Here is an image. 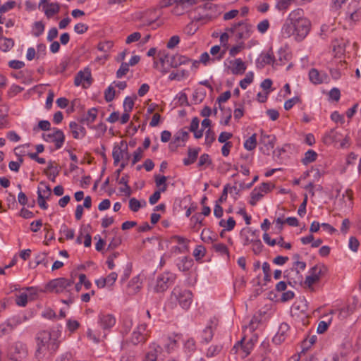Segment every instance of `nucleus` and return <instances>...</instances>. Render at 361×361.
Wrapping results in <instances>:
<instances>
[{
	"label": "nucleus",
	"mask_w": 361,
	"mask_h": 361,
	"mask_svg": "<svg viewBox=\"0 0 361 361\" xmlns=\"http://www.w3.org/2000/svg\"><path fill=\"white\" fill-rule=\"evenodd\" d=\"M231 97V93L229 90L222 93L216 99V102L219 104V109L223 111L224 109L221 104L227 102Z\"/></svg>",
	"instance_id": "49"
},
{
	"label": "nucleus",
	"mask_w": 361,
	"mask_h": 361,
	"mask_svg": "<svg viewBox=\"0 0 361 361\" xmlns=\"http://www.w3.org/2000/svg\"><path fill=\"white\" fill-rule=\"evenodd\" d=\"M92 80L91 70L89 67H86L76 74L74 79V85L75 86H79L82 83V82H86L88 85H90Z\"/></svg>",
	"instance_id": "16"
},
{
	"label": "nucleus",
	"mask_w": 361,
	"mask_h": 361,
	"mask_svg": "<svg viewBox=\"0 0 361 361\" xmlns=\"http://www.w3.org/2000/svg\"><path fill=\"white\" fill-rule=\"evenodd\" d=\"M140 207H141V204H140V201H138L135 197L130 199L129 208L130 209V210H132L134 212H136L140 209Z\"/></svg>",
	"instance_id": "58"
},
{
	"label": "nucleus",
	"mask_w": 361,
	"mask_h": 361,
	"mask_svg": "<svg viewBox=\"0 0 361 361\" xmlns=\"http://www.w3.org/2000/svg\"><path fill=\"white\" fill-rule=\"evenodd\" d=\"M98 323L104 330L111 329L116 324V318L111 314L100 313L98 316Z\"/></svg>",
	"instance_id": "17"
},
{
	"label": "nucleus",
	"mask_w": 361,
	"mask_h": 361,
	"mask_svg": "<svg viewBox=\"0 0 361 361\" xmlns=\"http://www.w3.org/2000/svg\"><path fill=\"white\" fill-rule=\"evenodd\" d=\"M122 240L120 236H115L112 238L108 245V250H114L121 244Z\"/></svg>",
	"instance_id": "60"
},
{
	"label": "nucleus",
	"mask_w": 361,
	"mask_h": 361,
	"mask_svg": "<svg viewBox=\"0 0 361 361\" xmlns=\"http://www.w3.org/2000/svg\"><path fill=\"white\" fill-rule=\"evenodd\" d=\"M136 99V96L134 98L131 97H126L123 102L124 111L130 112L134 106V99Z\"/></svg>",
	"instance_id": "43"
},
{
	"label": "nucleus",
	"mask_w": 361,
	"mask_h": 361,
	"mask_svg": "<svg viewBox=\"0 0 361 361\" xmlns=\"http://www.w3.org/2000/svg\"><path fill=\"white\" fill-rule=\"evenodd\" d=\"M14 46V41L11 38L4 37L0 39V49L4 52L8 51Z\"/></svg>",
	"instance_id": "30"
},
{
	"label": "nucleus",
	"mask_w": 361,
	"mask_h": 361,
	"mask_svg": "<svg viewBox=\"0 0 361 361\" xmlns=\"http://www.w3.org/2000/svg\"><path fill=\"white\" fill-rule=\"evenodd\" d=\"M69 128L71 130L73 136L75 139L83 138L86 135L85 128L75 121H71L69 123Z\"/></svg>",
	"instance_id": "20"
},
{
	"label": "nucleus",
	"mask_w": 361,
	"mask_h": 361,
	"mask_svg": "<svg viewBox=\"0 0 361 361\" xmlns=\"http://www.w3.org/2000/svg\"><path fill=\"white\" fill-rule=\"evenodd\" d=\"M115 90L112 86H109L104 92L105 100L107 102H111L115 97Z\"/></svg>",
	"instance_id": "54"
},
{
	"label": "nucleus",
	"mask_w": 361,
	"mask_h": 361,
	"mask_svg": "<svg viewBox=\"0 0 361 361\" xmlns=\"http://www.w3.org/2000/svg\"><path fill=\"white\" fill-rule=\"evenodd\" d=\"M328 272V268L324 264H318L312 267L310 270V275L306 276L305 283L311 288L312 286L318 282Z\"/></svg>",
	"instance_id": "7"
},
{
	"label": "nucleus",
	"mask_w": 361,
	"mask_h": 361,
	"mask_svg": "<svg viewBox=\"0 0 361 361\" xmlns=\"http://www.w3.org/2000/svg\"><path fill=\"white\" fill-rule=\"evenodd\" d=\"M213 248L216 252L221 255H226L229 257V252L227 246L224 243H216L213 245Z\"/></svg>",
	"instance_id": "40"
},
{
	"label": "nucleus",
	"mask_w": 361,
	"mask_h": 361,
	"mask_svg": "<svg viewBox=\"0 0 361 361\" xmlns=\"http://www.w3.org/2000/svg\"><path fill=\"white\" fill-rule=\"evenodd\" d=\"M289 330V326L286 323H282L279 326L277 334L273 338V342L276 345H280L285 341L287 337V332Z\"/></svg>",
	"instance_id": "19"
},
{
	"label": "nucleus",
	"mask_w": 361,
	"mask_h": 361,
	"mask_svg": "<svg viewBox=\"0 0 361 361\" xmlns=\"http://www.w3.org/2000/svg\"><path fill=\"white\" fill-rule=\"evenodd\" d=\"M251 241H253L252 243V251L255 255H259L263 248V245L262 243V241L259 238V236H256L255 238H251Z\"/></svg>",
	"instance_id": "36"
},
{
	"label": "nucleus",
	"mask_w": 361,
	"mask_h": 361,
	"mask_svg": "<svg viewBox=\"0 0 361 361\" xmlns=\"http://www.w3.org/2000/svg\"><path fill=\"white\" fill-rule=\"evenodd\" d=\"M74 283L72 279L57 278L50 281L46 286L47 290L56 293L69 291V288Z\"/></svg>",
	"instance_id": "5"
},
{
	"label": "nucleus",
	"mask_w": 361,
	"mask_h": 361,
	"mask_svg": "<svg viewBox=\"0 0 361 361\" xmlns=\"http://www.w3.org/2000/svg\"><path fill=\"white\" fill-rule=\"evenodd\" d=\"M166 351L170 353L177 347V341L170 337L167 338V341L164 345Z\"/></svg>",
	"instance_id": "48"
},
{
	"label": "nucleus",
	"mask_w": 361,
	"mask_h": 361,
	"mask_svg": "<svg viewBox=\"0 0 361 361\" xmlns=\"http://www.w3.org/2000/svg\"><path fill=\"white\" fill-rule=\"evenodd\" d=\"M276 137L274 135H267L262 131L259 143L262 145L260 148L264 154H269L270 152L274 149L276 142Z\"/></svg>",
	"instance_id": "9"
},
{
	"label": "nucleus",
	"mask_w": 361,
	"mask_h": 361,
	"mask_svg": "<svg viewBox=\"0 0 361 361\" xmlns=\"http://www.w3.org/2000/svg\"><path fill=\"white\" fill-rule=\"evenodd\" d=\"M275 64L278 65L271 49L266 54H261L256 60V67L258 69H262L266 65L274 66Z\"/></svg>",
	"instance_id": "12"
},
{
	"label": "nucleus",
	"mask_w": 361,
	"mask_h": 361,
	"mask_svg": "<svg viewBox=\"0 0 361 361\" xmlns=\"http://www.w3.org/2000/svg\"><path fill=\"white\" fill-rule=\"evenodd\" d=\"M288 21L292 22V24L294 25L295 39L297 41H302L310 30L311 23L307 18L304 17V11L301 8L290 12Z\"/></svg>",
	"instance_id": "2"
},
{
	"label": "nucleus",
	"mask_w": 361,
	"mask_h": 361,
	"mask_svg": "<svg viewBox=\"0 0 361 361\" xmlns=\"http://www.w3.org/2000/svg\"><path fill=\"white\" fill-rule=\"evenodd\" d=\"M230 63L233 65L231 72L234 75H242L246 70V66L241 59H236L231 61Z\"/></svg>",
	"instance_id": "22"
},
{
	"label": "nucleus",
	"mask_w": 361,
	"mask_h": 361,
	"mask_svg": "<svg viewBox=\"0 0 361 361\" xmlns=\"http://www.w3.org/2000/svg\"><path fill=\"white\" fill-rule=\"evenodd\" d=\"M42 10L47 18H51L59 12L60 6L57 3H50L43 6Z\"/></svg>",
	"instance_id": "27"
},
{
	"label": "nucleus",
	"mask_w": 361,
	"mask_h": 361,
	"mask_svg": "<svg viewBox=\"0 0 361 361\" xmlns=\"http://www.w3.org/2000/svg\"><path fill=\"white\" fill-rule=\"evenodd\" d=\"M147 325L142 324L139 325L135 330L133 331L130 338V343L136 345L139 343H144L147 339V334L146 333Z\"/></svg>",
	"instance_id": "11"
},
{
	"label": "nucleus",
	"mask_w": 361,
	"mask_h": 361,
	"mask_svg": "<svg viewBox=\"0 0 361 361\" xmlns=\"http://www.w3.org/2000/svg\"><path fill=\"white\" fill-rule=\"evenodd\" d=\"M121 146L125 145L123 149L118 145H115L113 148L112 157L114 159V164L118 165L121 159L129 160L130 154L128 152V145L124 141L121 142Z\"/></svg>",
	"instance_id": "10"
},
{
	"label": "nucleus",
	"mask_w": 361,
	"mask_h": 361,
	"mask_svg": "<svg viewBox=\"0 0 361 361\" xmlns=\"http://www.w3.org/2000/svg\"><path fill=\"white\" fill-rule=\"evenodd\" d=\"M135 357L136 353L133 351H130L122 355L121 361H136Z\"/></svg>",
	"instance_id": "64"
},
{
	"label": "nucleus",
	"mask_w": 361,
	"mask_h": 361,
	"mask_svg": "<svg viewBox=\"0 0 361 361\" xmlns=\"http://www.w3.org/2000/svg\"><path fill=\"white\" fill-rule=\"evenodd\" d=\"M347 14L348 15L350 20L355 23L359 21L361 19V8H357L353 11H350V9L348 8Z\"/></svg>",
	"instance_id": "35"
},
{
	"label": "nucleus",
	"mask_w": 361,
	"mask_h": 361,
	"mask_svg": "<svg viewBox=\"0 0 361 361\" xmlns=\"http://www.w3.org/2000/svg\"><path fill=\"white\" fill-rule=\"evenodd\" d=\"M97 116V109L96 108H92L87 111V114L85 117L80 119V122L82 123H87V124L93 123Z\"/></svg>",
	"instance_id": "32"
},
{
	"label": "nucleus",
	"mask_w": 361,
	"mask_h": 361,
	"mask_svg": "<svg viewBox=\"0 0 361 361\" xmlns=\"http://www.w3.org/2000/svg\"><path fill=\"white\" fill-rule=\"evenodd\" d=\"M238 30L235 35L237 40L248 39L252 32V26L243 21L237 23Z\"/></svg>",
	"instance_id": "15"
},
{
	"label": "nucleus",
	"mask_w": 361,
	"mask_h": 361,
	"mask_svg": "<svg viewBox=\"0 0 361 361\" xmlns=\"http://www.w3.org/2000/svg\"><path fill=\"white\" fill-rule=\"evenodd\" d=\"M253 77L252 72L247 73L245 78L240 81V87L243 90L246 89L248 85L252 82Z\"/></svg>",
	"instance_id": "42"
},
{
	"label": "nucleus",
	"mask_w": 361,
	"mask_h": 361,
	"mask_svg": "<svg viewBox=\"0 0 361 361\" xmlns=\"http://www.w3.org/2000/svg\"><path fill=\"white\" fill-rule=\"evenodd\" d=\"M317 158V154L312 149H309L305 153L304 157L302 159L301 162L304 165H307L314 162Z\"/></svg>",
	"instance_id": "31"
},
{
	"label": "nucleus",
	"mask_w": 361,
	"mask_h": 361,
	"mask_svg": "<svg viewBox=\"0 0 361 361\" xmlns=\"http://www.w3.org/2000/svg\"><path fill=\"white\" fill-rule=\"evenodd\" d=\"M200 148H191L189 147L188 149V157L183 159V162L185 166H189L192 164L197 160Z\"/></svg>",
	"instance_id": "24"
},
{
	"label": "nucleus",
	"mask_w": 361,
	"mask_h": 361,
	"mask_svg": "<svg viewBox=\"0 0 361 361\" xmlns=\"http://www.w3.org/2000/svg\"><path fill=\"white\" fill-rule=\"evenodd\" d=\"M46 200H47L45 197L42 196L41 192V188L38 187L37 189V203L39 207L42 209H47L48 208V204L46 202Z\"/></svg>",
	"instance_id": "41"
},
{
	"label": "nucleus",
	"mask_w": 361,
	"mask_h": 361,
	"mask_svg": "<svg viewBox=\"0 0 361 361\" xmlns=\"http://www.w3.org/2000/svg\"><path fill=\"white\" fill-rule=\"evenodd\" d=\"M188 137L189 134L187 131L180 130L174 135L173 142L177 143L180 142V140L185 141L188 140Z\"/></svg>",
	"instance_id": "47"
},
{
	"label": "nucleus",
	"mask_w": 361,
	"mask_h": 361,
	"mask_svg": "<svg viewBox=\"0 0 361 361\" xmlns=\"http://www.w3.org/2000/svg\"><path fill=\"white\" fill-rule=\"evenodd\" d=\"M39 185L44 187V188L40 187L42 196L45 197L47 199H49V197L51 196V190L50 186L47 185L43 181L40 182Z\"/></svg>",
	"instance_id": "55"
},
{
	"label": "nucleus",
	"mask_w": 361,
	"mask_h": 361,
	"mask_svg": "<svg viewBox=\"0 0 361 361\" xmlns=\"http://www.w3.org/2000/svg\"><path fill=\"white\" fill-rule=\"evenodd\" d=\"M35 262L37 265L43 264L45 267H47L49 264L47 254L43 252L36 256Z\"/></svg>",
	"instance_id": "52"
},
{
	"label": "nucleus",
	"mask_w": 361,
	"mask_h": 361,
	"mask_svg": "<svg viewBox=\"0 0 361 361\" xmlns=\"http://www.w3.org/2000/svg\"><path fill=\"white\" fill-rule=\"evenodd\" d=\"M191 61L190 59L185 56L176 54L169 56V59L167 60V63L172 68H176L182 64H185Z\"/></svg>",
	"instance_id": "21"
},
{
	"label": "nucleus",
	"mask_w": 361,
	"mask_h": 361,
	"mask_svg": "<svg viewBox=\"0 0 361 361\" xmlns=\"http://www.w3.org/2000/svg\"><path fill=\"white\" fill-rule=\"evenodd\" d=\"M206 253V249L203 245H197L193 251V255L195 257L196 260H199L202 259Z\"/></svg>",
	"instance_id": "44"
},
{
	"label": "nucleus",
	"mask_w": 361,
	"mask_h": 361,
	"mask_svg": "<svg viewBox=\"0 0 361 361\" xmlns=\"http://www.w3.org/2000/svg\"><path fill=\"white\" fill-rule=\"evenodd\" d=\"M257 30L260 33H264L267 31L269 27V22L267 19L263 20L260 23H258Z\"/></svg>",
	"instance_id": "62"
},
{
	"label": "nucleus",
	"mask_w": 361,
	"mask_h": 361,
	"mask_svg": "<svg viewBox=\"0 0 361 361\" xmlns=\"http://www.w3.org/2000/svg\"><path fill=\"white\" fill-rule=\"evenodd\" d=\"M257 135L252 134L248 139L244 142V147L249 151L253 150L257 146Z\"/></svg>",
	"instance_id": "34"
},
{
	"label": "nucleus",
	"mask_w": 361,
	"mask_h": 361,
	"mask_svg": "<svg viewBox=\"0 0 361 361\" xmlns=\"http://www.w3.org/2000/svg\"><path fill=\"white\" fill-rule=\"evenodd\" d=\"M264 194L261 192L260 190H259L258 188H254L250 193V200L249 202L250 204L252 206H255L257 202L262 198Z\"/></svg>",
	"instance_id": "33"
},
{
	"label": "nucleus",
	"mask_w": 361,
	"mask_h": 361,
	"mask_svg": "<svg viewBox=\"0 0 361 361\" xmlns=\"http://www.w3.org/2000/svg\"><path fill=\"white\" fill-rule=\"evenodd\" d=\"M306 262H294L293 264V267L288 270L285 271L284 278L288 279V283L290 285H291L292 283H302L303 278L300 271L305 270L306 269Z\"/></svg>",
	"instance_id": "4"
},
{
	"label": "nucleus",
	"mask_w": 361,
	"mask_h": 361,
	"mask_svg": "<svg viewBox=\"0 0 361 361\" xmlns=\"http://www.w3.org/2000/svg\"><path fill=\"white\" fill-rule=\"evenodd\" d=\"M292 0H278L276 8L279 11L287 9L291 4Z\"/></svg>",
	"instance_id": "56"
},
{
	"label": "nucleus",
	"mask_w": 361,
	"mask_h": 361,
	"mask_svg": "<svg viewBox=\"0 0 361 361\" xmlns=\"http://www.w3.org/2000/svg\"><path fill=\"white\" fill-rule=\"evenodd\" d=\"M161 353V346L155 343H153L149 345L148 350L146 353L142 361H162L158 357Z\"/></svg>",
	"instance_id": "14"
},
{
	"label": "nucleus",
	"mask_w": 361,
	"mask_h": 361,
	"mask_svg": "<svg viewBox=\"0 0 361 361\" xmlns=\"http://www.w3.org/2000/svg\"><path fill=\"white\" fill-rule=\"evenodd\" d=\"M212 164V161L208 154H203L200 157L197 166L202 167L204 165L209 166Z\"/></svg>",
	"instance_id": "45"
},
{
	"label": "nucleus",
	"mask_w": 361,
	"mask_h": 361,
	"mask_svg": "<svg viewBox=\"0 0 361 361\" xmlns=\"http://www.w3.org/2000/svg\"><path fill=\"white\" fill-rule=\"evenodd\" d=\"M176 279V275L172 272L166 271L158 275L156 285L154 288L157 293H163L172 286Z\"/></svg>",
	"instance_id": "6"
},
{
	"label": "nucleus",
	"mask_w": 361,
	"mask_h": 361,
	"mask_svg": "<svg viewBox=\"0 0 361 361\" xmlns=\"http://www.w3.org/2000/svg\"><path fill=\"white\" fill-rule=\"evenodd\" d=\"M245 338H243L240 341H238L233 348V350L238 351V348H240L243 352L245 353L243 357H247L250 354L253 347L254 343L252 339H250L246 343H244Z\"/></svg>",
	"instance_id": "18"
},
{
	"label": "nucleus",
	"mask_w": 361,
	"mask_h": 361,
	"mask_svg": "<svg viewBox=\"0 0 361 361\" xmlns=\"http://www.w3.org/2000/svg\"><path fill=\"white\" fill-rule=\"evenodd\" d=\"M52 130L53 133H44L42 135V137L46 142H54L56 149H60L65 142V135L61 130L56 128H54Z\"/></svg>",
	"instance_id": "8"
},
{
	"label": "nucleus",
	"mask_w": 361,
	"mask_h": 361,
	"mask_svg": "<svg viewBox=\"0 0 361 361\" xmlns=\"http://www.w3.org/2000/svg\"><path fill=\"white\" fill-rule=\"evenodd\" d=\"M61 332L59 330L41 331L36 335L37 349L35 357L38 360L42 359L47 353H53L59 347V338Z\"/></svg>",
	"instance_id": "1"
},
{
	"label": "nucleus",
	"mask_w": 361,
	"mask_h": 361,
	"mask_svg": "<svg viewBox=\"0 0 361 361\" xmlns=\"http://www.w3.org/2000/svg\"><path fill=\"white\" fill-rule=\"evenodd\" d=\"M170 300L178 303L183 310H188L192 302V293L190 290L176 286L171 291Z\"/></svg>",
	"instance_id": "3"
},
{
	"label": "nucleus",
	"mask_w": 361,
	"mask_h": 361,
	"mask_svg": "<svg viewBox=\"0 0 361 361\" xmlns=\"http://www.w3.org/2000/svg\"><path fill=\"white\" fill-rule=\"evenodd\" d=\"M309 79L314 85H320L329 82V77L324 71H319L314 68L309 71Z\"/></svg>",
	"instance_id": "13"
},
{
	"label": "nucleus",
	"mask_w": 361,
	"mask_h": 361,
	"mask_svg": "<svg viewBox=\"0 0 361 361\" xmlns=\"http://www.w3.org/2000/svg\"><path fill=\"white\" fill-rule=\"evenodd\" d=\"M12 349L13 350V353L16 355V356L13 357L16 361L26 357L27 354L26 345L21 342H16L12 347Z\"/></svg>",
	"instance_id": "23"
},
{
	"label": "nucleus",
	"mask_w": 361,
	"mask_h": 361,
	"mask_svg": "<svg viewBox=\"0 0 361 361\" xmlns=\"http://www.w3.org/2000/svg\"><path fill=\"white\" fill-rule=\"evenodd\" d=\"M16 3L14 1H9L6 2L4 4L0 6V13H4L12 8H13L16 6Z\"/></svg>",
	"instance_id": "57"
},
{
	"label": "nucleus",
	"mask_w": 361,
	"mask_h": 361,
	"mask_svg": "<svg viewBox=\"0 0 361 361\" xmlns=\"http://www.w3.org/2000/svg\"><path fill=\"white\" fill-rule=\"evenodd\" d=\"M187 10L184 0H175L174 7L171 12L176 16H180Z\"/></svg>",
	"instance_id": "29"
},
{
	"label": "nucleus",
	"mask_w": 361,
	"mask_h": 361,
	"mask_svg": "<svg viewBox=\"0 0 361 361\" xmlns=\"http://www.w3.org/2000/svg\"><path fill=\"white\" fill-rule=\"evenodd\" d=\"M212 15H205V16H200L194 17L192 20L194 23H201L202 24H205L210 21L212 18Z\"/></svg>",
	"instance_id": "53"
},
{
	"label": "nucleus",
	"mask_w": 361,
	"mask_h": 361,
	"mask_svg": "<svg viewBox=\"0 0 361 361\" xmlns=\"http://www.w3.org/2000/svg\"><path fill=\"white\" fill-rule=\"evenodd\" d=\"M129 71V64L125 62H123L119 68V69L116 71V78H121L123 76L126 75V73Z\"/></svg>",
	"instance_id": "51"
},
{
	"label": "nucleus",
	"mask_w": 361,
	"mask_h": 361,
	"mask_svg": "<svg viewBox=\"0 0 361 361\" xmlns=\"http://www.w3.org/2000/svg\"><path fill=\"white\" fill-rule=\"evenodd\" d=\"M114 43L112 41L100 42L97 45V49L100 51L108 52L113 47Z\"/></svg>",
	"instance_id": "39"
},
{
	"label": "nucleus",
	"mask_w": 361,
	"mask_h": 361,
	"mask_svg": "<svg viewBox=\"0 0 361 361\" xmlns=\"http://www.w3.org/2000/svg\"><path fill=\"white\" fill-rule=\"evenodd\" d=\"M222 349V346L220 345H211L207 352V357H211L219 354Z\"/></svg>",
	"instance_id": "46"
},
{
	"label": "nucleus",
	"mask_w": 361,
	"mask_h": 361,
	"mask_svg": "<svg viewBox=\"0 0 361 361\" xmlns=\"http://www.w3.org/2000/svg\"><path fill=\"white\" fill-rule=\"evenodd\" d=\"M215 139L216 136L214 132L211 129H208L205 133V144L207 146H211Z\"/></svg>",
	"instance_id": "50"
},
{
	"label": "nucleus",
	"mask_w": 361,
	"mask_h": 361,
	"mask_svg": "<svg viewBox=\"0 0 361 361\" xmlns=\"http://www.w3.org/2000/svg\"><path fill=\"white\" fill-rule=\"evenodd\" d=\"M193 265V260L190 257H183L177 262V267L181 271H188Z\"/></svg>",
	"instance_id": "26"
},
{
	"label": "nucleus",
	"mask_w": 361,
	"mask_h": 361,
	"mask_svg": "<svg viewBox=\"0 0 361 361\" xmlns=\"http://www.w3.org/2000/svg\"><path fill=\"white\" fill-rule=\"evenodd\" d=\"M339 140L340 134L336 129H331L329 132L326 133L323 137V142L326 145H331Z\"/></svg>",
	"instance_id": "25"
},
{
	"label": "nucleus",
	"mask_w": 361,
	"mask_h": 361,
	"mask_svg": "<svg viewBox=\"0 0 361 361\" xmlns=\"http://www.w3.org/2000/svg\"><path fill=\"white\" fill-rule=\"evenodd\" d=\"M16 302L18 306L25 307L27 303V295L25 293H21L17 297Z\"/></svg>",
	"instance_id": "63"
},
{
	"label": "nucleus",
	"mask_w": 361,
	"mask_h": 361,
	"mask_svg": "<svg viewBox=\"0 0 361 361\" xmlns=\"http://www.w3.org/2000/svg\"><path fill=\"white\" fill-rule=\"evenodd\" d=\"M214 331L211 326H207L202 331V338L204 342L209 343L213 338Z\"/></svg>",
	"instance_id": "38"
},
{
	"label": "nucleus",
	"mask_w": 361,
	"mask_h": 361,
	"mask_svg": "<svg viewBox=\"0 0 361 361\" xmlns=\"http://www.w3.org/2000/svg\"><path fill=\"white\" fill-rule=\"evenodd\" d=\"M281 35L283 37L285 38L290 37L292 35H294L295 37L294 25L292 24V22L288 21V19L286 20L285 23L282 26Z\"/></svg>",
	"instance_id": "28"
},
{
	"label": "nucleus",
	"mask_w": 361,
	"mask_h": 361,
	"mask_svg": "<svg viewBox=\"0 0 361 361\" xmlns=\"http://www.w3.org/2000/svg\"><path fill=\"white\" fill-rule=\"evenodd\" d=\"M184 348L189 353H192L196 349L195 341L193 338H189L184 344Z\"/></svg>",
	"instance_id": "61"
},
{
	"label": "nucleus",
	"mask_w": 361,
	"mask_h": 361,
	"mask_svg": "<svg viewBox=\"0 0 361 361\" xmlns=\"http://www.w3.org/2000/svg\"><path fill=\"white\" fill-rule=\"evenodd\" d=\"M133 326V322L130 319H126L123 321L121 332L123 335L128 334Z\"/></svg>",
	"instance_id": "59"
},
{
	"label": "nucleus",
	"mask_w": 361,
	"mask_h": 361,
	"mask_svg": "<svg viewBox=\"0 0 361 361\" xmlns=\"http://www.w3.org/2000/svg\"><path fill=\"white\" fill-rule=\"evenodd\" d=\"M44 30V25L41 21H37L34 23L32 34L35 37L40 36Z\"/></svg>",
	"instance_id": "37"
}]
</instances>
